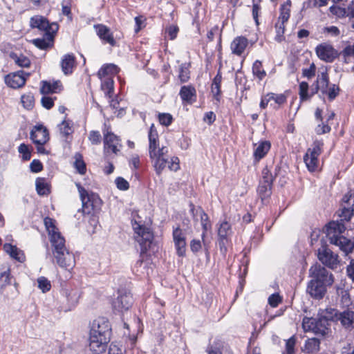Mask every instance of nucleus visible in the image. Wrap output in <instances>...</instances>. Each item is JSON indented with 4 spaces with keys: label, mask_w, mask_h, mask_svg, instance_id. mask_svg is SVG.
<instances>
[{
    "label": "nucleus",
    "mask_w": 354,
    "mask_h": 354,
    "mask_svg": "<svg viewBox=\"0 0 354 354\" xmlns=\"http://www.w3.org/2000/svg\"><path fill=\"white\" fill-rule=\"evenodd\" d=\"M148 137L149 154L156 174L160 175L167 167L171 171H178L180 169L178 158L172 156L169 158L167 147H159L158 135L153 124L150 127Z\"/></svg>",
    "instance_id": "1"
},
{
    "label": "nucleus",
    "mask_w": 354,
    "mask_h": 354,
    "mask_svg": "<svg viewBox=\"0 0 354 354\" xmlns=\"http://www.w3.org/2000/svg\"><path fill=\"white\" fill-rule=\"evenodd\" d=\"M353 209L344 207L339 214L341 218L339 221H331L326 227V236L333 245L339 247L346 255L352 252L354 249V243L342 234L346 230L343 221H348L353 215Z\"/></svg>",
    "instance_id": "2"
},
{
    "label": "nucleus",
    "mask_w": 354,
    "mask_h": 354,
    "mask_svg": "<svg viewBox=\"0 0 354 354\" xmlns=\"http://www.w3.org/2000/svg\"><path fill=\"white\" fill-rule=\"evenodd\" d=\"M111 326L106 318L98 317L93 321L89 334V348L94 354L106 351L111 339Z\"/></svg>",
    "instance_id": "3"
},
{
    "label": "nucleus",
    "mask_w": 354,
    "mask_h": 354,
    "mask_svg": "<svg viewBox=\"0 0 354 354\" xmlns=\"http://www.w3.org/2000/svg\"><path fill=\"white\" fill-rule=\"evenodd\" d=\"M309 273L313 279L308 283L306 292L315 299H322L326 292V287L334 281L333 274L319 264L311 266Z\"/></svg>",
    "instance_id": "4"
},
{
    "label": "nucleus",
    "mask_w": 354,
    "mask_h": 354,
    "mask_svg": "<svg viewBox=\"0 0 354 354\" xmlns=\"http://www.w3.org/2000/svg\"><path fill=\"white\" fill-rule=\"evenodd\" d=\"M76 186L82 203L83 212L91 214L98 212L102 204V201L99 196L94 194H89L80 183H76Z\"/></svg>",
    "instance_id": "5"
},
{
    "label": "nucleus",
    "mask_w": 354,
    "mask_h": 354,
    "mask_svg": "<svg viewBox=\"0 0 354 354\" xmlns=\"http://www.w3.org/2000/svg\"><path fill=\"white\" fill-rule=\"evenodd\" d=\"M55 221L49 217L44 218V225L48 231L49 240L53 247V254L66 249L65 239L55 225Z\"/></svg>",
    "instance_id": "6"
},
{
    "label": "nucleus",
    "mask_w": 354,
    "mask_h": 354,
    "mask_svg": "<svg viewBox=\"0 0 354 354\" xmlns=\"http://www.w3.org/2000/svg\"><path fill=\"white\" fill-rule=\"evenodd\" d=\"M324 143L322 140H315L309 147L304 156V161L308 170L310 172L315 171L319 166V156L323 151Z\"/></svg>",
    "instance_id": "7"
},
{
    "label": "nucleus",
    "mask_w": 354,
    "mask_h": 354,
    "mask_svg": "<svg viewBox=\"0 0 354 354\" xmlns=\"http://www.w3.org/2000/svg\"><path fill=\"white\" fill-rule=\"evenodd\" d=\"M104 135V154L106 157L118 156L122 149L121 141L119 138L115 135L109 127L103 130Z\"/></svg>",
    "instance_id": "8"
},
{
    "label": "nucleus",
    "mask_w": 354,
    "mask_h": 354,
    "mask_svg": "<svg viewBox=\"0 0 354 354\" xmlns=\"http://www.w3.org/2000/svg\"><path fill=\"white\" fill-rule=\"evenodd\" d=\"M132 226L135 233V239L141 247V252H147L153 239L152 232L149 228L136 221L132 223Z\"/></svg>",
    "instance_id": "9"
},
{
    "label": "nucleus",
    "mask_w": 354,
    "mask_h": 354,
    "mask_svg": "<svg viewBox=\"0 0 354 354\" xmlns=\"http://www.w3.org/2000/svg\"><path fill=\"white\" fill-rule=\"evenodd\" d=\"M317 258L323 265L333 270L337 268L340 262L338 254L326 245L317 250Z\"/></svg>",
    "instance_id": "10"
},
{
    "label": "nucleus",
    "mask_w": 354,
    "mask_h": 354,
    "mask_svg": "<svg viewBox=\"0 0 354 354\" xmlns=\"http://www.w3.org/2000/svg\"><path fill=\"white\" fill-rule=\"evenodd\" d=\"M190 212L192 214L193 218L194 220H197V216H200L201 223L203 228V232L201 234V239H203L204 248L206 251L208 250L207 244L205 239L207 232L212 228V224L209 220V217L207 214L204 212V210L200 207H195L193 204H190Z\"/></svg>",
    "instance_id": "11"
},
{
    "label": "nucleus",
    "mask_w": 354,
    "mask_h": 354,
    "mask_svg": "<svg viewBox=\"0 0 354 354\" xmlns=\"http://www.w3.org/2000/svg\"><path fill=\"white\" fill-rule=\"evenodd\" d=\"M57 264L67 270H72L75 266L74 254L67 248L53 254Z\"/></svg>",
    "instance_id": "12"
},
{
    "label": "nucleus",
    "mask_w": 354,
    "mask_h": 354,
    "mask_svg": "<svg viewBox=\"0 0 354 354\" xmlns=\"http://www.w3.org/2000/svg\"><path fill=\"white\" fill-rule=\"evenodd\" d=\"M232 234V229L230 225L223 221L220 224L218 230V245L221 253L225 255L227 251V245L230 241V237Z\"/></svg>",
    "instance_id": "13"
},
{
    "label": "nucleus",
    "mask_w": 354,
    "mask_h": 354,
    "mask_svg": "<svg viewBox=\"0 0 354 354\" xmlns=\"http://www.w3.org/2000/svg\"><path fill=\"white\" fill-rule=\"evenodd\" d=\"M118 295L113 301V308L118 312L128 310L133 304V297L126 290H119Z\"/></svg>",
    "instance_id": "14"
},
{
    "label": "nucleus",
    "mask_w": 354,
    "mask_h": 354,
    "mask_svg": "<svg viewBox=\"0 0 354 354\" xmlns=\"http://www.w3.org/2000/svg\"><path fill=\"white\" fill-rule=\"evenodd\" d=\"M172 236L177 255L181 257H184L187 246L185 232L177 227L173 230Z\"/></svg>",
    "instance_id": "15"
},
{
    "label": "nucleus",
    "mask_w": 354,
    "mask_h": 354,
    "mask_svg": "<svg viewBox=\"0 0 354 354\" xmlns=\"http://www.w3.org/2000/svg\"><path fill=\"white\" fill-rule=\"evenodd\" d=\"M315 51L317 57L326 62H333L337 55V50L330 44L326 43L318 45Z\"/></svg>",
    "instance_id": "16"
},
{
    "label": "nucleus",
    "mask_w": 354,
    "mask_h": 354,
    "mask_svg": "<svg viewBox=\"0 0 354 354\" xmlns=\"http://www.w3.org/2000/svg\"><path fill=\"white\" fill-rule=\"evenodd\" d=\"M28 75V73H25L23 71H19L16 73L7 75L5 77V82L11 88H18L25 84Z\"/></svg>",
    "instance_id": "17"
},
{
    "label": "nucleus",
    "mask_w": 354,
    "mask_h": 354,
    "mask_svg": "<svg viewBox=\"0 0 354 354\" xmlns=\"http://www.w3.org/2000/svg\"><path fill=\"white\" fill-rule=\"evenodd\" d=\"M30 138L35 144H45L49 139L47 129L41 124L35 125L30 132Z\"/></svg>",
    "instance_id": "18"
},
{
    "label": "nucleus",
    "mask_w": 354,
    "mask_h": 354,
    "mask_svg": "<svg viewBox=\"0 0 354 354\" xmlns=\"http://www.w3.org/2000/svg\"><path fill=\"white\" fill-rule=\"evenodd\" d=\"M94 28L101 40L104 43L110 44L111 46H115L116 41L109 28L103 24H97L94 26Z\"/></svg>",
    "instance_id": "19"
},
{
    "label": "nucleus",
    "mask_w": 354,
    "mask_h": 354,
    "mask_svg": "<svg viewBox=\"0 0 354 354\" xmlns=\"http://www.w3.org/2000/svg\"><path fill=\"white\" fill-rule=\"evenodd\" d=\"M66 299V307L65 310H72L78 303L80 297V291L77 288H66L64 293Z\"/></svg>",
    "instance_id": "20"
},
{
    "label": "nucleus",
    "mask_w": 354,
    "mask_h": 354,
    "mask_svg": "<svg viewBox=\"0 0 354 354\" xmlns=\"http://www.w3.org/2000/svg\"><path fill=\"white\" fill-rule=\"evenodd\" d=\"M337 322L347 330H351L354 328V312L352 310H344L339 312L337 315Z\"/></svg>",
    "instance_id": "21"
},
{
    "label": "nucleus",
    "mask_w": 354,
    "mask_h": 354,
    "mask_svg": "<svg viewBox=\"0 0 354 354\" xmlns=\"http://www.w3.org/2000/svg\"><path fill=\"white\" fill-rule=\"evenodd\" d=\"M248 44V40L244 37H236L232 41L230 48L233 54L241 55Z\"/></svg>",
    "instance_id": "22"
},
{
    "label": "nucleus",
    "mask_w": 354,
    "mask_h": 354,
    "mask_svg": "<svg viewBox=\"0 0 354 354\" xmlns=\"http://www.w3.org/2000/svg\"><path fill=\"white\" fill-rule=\"evenodd\" d=\"M329 86V77L326 68H322L319 71L316 81V89L321 90L322 93L326 92Z\"/></svg>",
    "instance_id": "23"
},
{
    "label": "nucleus",
    "mask_w": 354,
    "mask_h": 354,
    "mask_svg": "<svg viewBox=\"0 0 354 354\" xmlns=\"http://www.w3.org/2000/svg\"><path fill=\"white\" fill-rule=\"evenodd\" d=\"M270 146V142L266 140L261 141L259 144L255 145L253 153L254 160L259 162L264 158L269 151Z\"/></svg>",
    "instance_id": "24"
},
{
    "label": "nucleus",
    "mask_w": 354,
    "mask_h": 354,
    "mask_svg": "<svg viewBox=\"0 0 354 354\" xmlns=\"http://www.w3.org/2000/svg\"><path fill=\"white\" fill-rule=\"evenodd\" d=\"M75 66V57L73 54L70 53L63 56L61 60V67L65 75L71 74Z\"/></svg>",
    "instance_id": "25"
},
{
    "label": "nucleus",
    "mask_w": 354,
    "mask_h": 354,
    "mask_svg": "<svg viewBox=\"0 0 354 354\" xmlns=\"http://www.w3.org/2000/svg\"><path fill=\"white\" fill-rule=\"evenodd\" d=\"M179 95L183 102L192 104L196 100V90L192 86H183L181 87Z\"/></svg>",
    "instance_id": "26"
},
{
    "label": "nucleus",
    "mask_w": 354,
    "mask_h": 354,
    "mask_svg": "<svg viewBox=\"0 0 354 354\" xmlns=\"http://www.w3.org/2000/svg\"><path fill=\"white\" fill-rule=\"evenodd\" d=\"M119 72L118 67L113 64H106L103 65L97 73V76L100 79L107 78L118 74Z\"/></svg>",
    "instance_id": "27"
},
{
    "label": "nucleus",
    "mask_w": 354,
    "mask_h": 354,
    "mask_svg": "<svg viewBox=\"0 0 354 354\" xmlns=\"http://www.w3.org/2000/svg\"><path fill=\"white\" fill-rule=\"evenodd\" d=\"M3 249L11 258L16 259L19 262H23L25 260L24 252L17 248V246L12 245L10 243H6L3 245Z\"/></svg>",
    "instance_id": "28"
},
{
    "label": "nucleus",
    "mask_w": 354,
    "mask_h": 354,
    "mask_svg": "<svg viewBox=\"0 0 354 354\" xmlns=\"http://www.w3.org/2000/svg\"><path fill=\"white\" fill-rule=\"evenodd\" d=\"M101 80V89L104 93L106 97L111 99L114 91V82L111 77L102 78Z\"/></svg>",
    "instance_id": "29"
},
{
    "label": "nucleus",
    "mask_w": 354,
    "mask_h": 354,
    "mask_svg": "<svg viewBox=\"0 0 354 354\" xmlns=\"http://www.w3.org/2000/svg\"><path fill=\"white\" fill-rule=\"evenodd\" d=\"M60 135L66 139L73 133V122L70 120H64L58 125Z\"/></svg>",
    "instance_id": "30"
},
{
    "label": "nucleus",
    "mask_w": 354,
    "mask_h": 354,
    "mask_svg": "<svg viewBox=\"0 0 354 354\" xmlns=\"http://www.w3.org/2000/svg\"><path fill=\"white\" fill-rule=\"evenodd\" d=\"M329 323L328 322L324 319L322 316H321L320 319H316V328L315 330V334L321 335L324 336L328 334L329 330Z\"/></svg>",
    "instance_id": "31"
},
{
    "label": "nucleus",
    "mask_w": 354,
    "mask_h": 354,
    "mask_svg": "<svg viewBox=\"0 0 354 354\" xmlns=\"http://www.w3.org/2000/svg\"><path fill=\"white\" fill-rule=\"evenodd\" d=\"M290 1H287L285 3L281 5L280 8V15L277 22L285 24L290 18Z\"/></svg>",
    "instance_id": "32"
},
{
    "label": "nucleus",
    "mask_w": 354,
    "mask_h": 354,
    "mask_svg": "<svg viewBox=\"0 0 354 354\" xmlns=\"http://www.w3.org/2000/svg\"><path fill=\"white\" fill-rule=\"evenodd\" d=\"M36 190L40 196L48 195L50 193V186L45 178H38L35 182Z\"/></svg>",
    "instance_id": "33"
},
{
    "label": "nucleus",
    "mask_w": 354,
    "mask_h": 354,
    "mask_svg": "<svg viewBox=\"0 0 354 354\" xmlns=\"http://www.w3.org/2000/svg\"><path fill=\"white\" fill-rule=\"evenodd\" d=\"M252 74L253 75L259 80V81H261L266 76V72L263 68V65L261 61L256 60L252 65Z\"/></svg>",
    "instance_id": "34"
},
{
    "label": "nucleus",
    "mask_w": 354,
    "mask_h": 354,
    "mask_svg": "<svg viewBox=\"0 0 354 354\" xmlns=\"http://www.w3.org/2000/svg\"><path fill=\"white\" fill-rule=\"evenodd\" d=\"M30 26L32 28L44 30L48 26V21L43 17L35 16L30 19Z\"/></svg>",
    "instance_id": "35"
},
{
    "label": "nucleus",
    "mask_w": 354,
    "mask_h": 354,
    "mask_svg": "<svg viewBox=\"0 0 354 354\" xmlns=\"http://www.w3.org/2000/svg\"><path fill=\"white\" fill-rule=\"evenodd\" d=\"M345 63L353 64V68H354V44L348 45L344 48L341 53Z\"/></svg>",
    "instance_id": "36"
},
{
    "label": "nucleus",
    "mask_w": 354,
    "mask_h": 354,
    "mask_svg": "<svg viewBox=\"0 0 354 354\" xmlns=\"http://www.w3.org/2000/svg\"><path fill=\"white\" fill-rule=\"evenodd\" d=\"M320 342L317 338H310L306 341L304 351L308 353H315L319 350Z\"/></svg>",
    "instance_id": "37"
},
{
    "label": "nucleus",
    "mask_w": 354,
    "mask_h": 354,
    "mask_svg": "<svg viewBox=\"0 0 354 354\" xmlns=\"http://www.w3.org/2000/svg\"><path fill=\"white\" fill-rule=\"evenodd\" d=\"M271 188L272 185L260 182L257 192L262 201H263L271 195Z\"/></svg>",
    "instance_id": "38"
},
{
    "label": "nucleus",
    "mask_w": 354,
    "mask_h": 354,
    "mask_svg": "<svg viewBox=\"0 0 354 354\" xmlns=\"http://www.w3.org/2000/svg\"><path fill=\"white\" fill-rule=\"evenodd\" d=\"M302 328L305 332H313L315 333L316 319L305 317L302 321Z\"/></svg>",
    "instance_id": "39"
},
{
    "label": "nucleus",
    "mask_w": 354,
    "mask_h": 354,
    "mask_svg": "<svg viewBox=\"0 0 354 354\" xmlns=\"http://www.w3.org/2000/svg\"><path fill=\"white\" fill-rule=\"evenodd\" d=\"M223 346L220 341H214L210 343L206 348L207 354H223Z\"/></svg>",
    "instance_id": "40"
},
{
    "label": "nucleus",
    "mask_w": 354,
    "mask_h": 354,
    "mask_svg": "<svg viewBox=\"0 0 354 354\" xmlns=\"http://www.w3.org/2000/svg\"><path fill=\"white\" fill-rule=\"evenodd\" d=\"M339 312L334 308H326L324 311L322 312V316L326 319L328 322L331 320L333 322H337V315Z\"/></svg>",
    "instance_id": "41"
},
{
    "label": "nucleus",
    "mask_w": 354,
    "mask_h": 354,
    "mask_svg": "<svg viewBox=\"0 0 354 354\" xmlns=\"http://www.w3.org/2000/svg\"><path fill=\"white\" fill-rule=\"evenodd\" d=\"M221 80L222 77L219 73H217V75L214 77L213 80L212 84V93L215 97L218 96L220 95Z\"/></svg>",
    "instance_id": "42"
},
{
    "label": "nucleus",
    "mask_w": 354,
    "mask_h": 354,
    "mask_svg": "<svg viewBox=\"0 0 354 354\" xmlns=\"http://www.w3.org/2000/svg\"><path fill=\"white\" fill-rule=\"evenodd\" d=\"M23 106L26 109H31L34 106V97L30 93L24 94L21 97Z\"/></svg>",
    "instance_id": "43"
},
{
    "label": "nucleus",
    "mask_w": 354,
    "mask_h": 354,
    "mask_svg": "<svg viewBox=\"0 0 354 354\" xmlns=\"http://www.w3.org/2000/svg\"><path fill=\"white\" fill-rule=\"evenodd\" d=\"M75 161L74 162V166L75 169L80 174H84L86 172V165L82 160L81 154L78 153H76L75 155Z\"/></svg>",
    "instance_id": "44"
},
{
    "label": "nucleus",
    "mask_w": 354,
    "mask_h": 354,
    "mask_svg": "<svg viewBox=\"0 0 354 354\" xmlns=\"http://www.w3.org/2000/svg\"><path fill=\"white\" fill-rule=\"evenodd\" d=\"M18 151L21 155V158L24 160H29L31 158V152L29 147L22 143L18 147Z\"/></svg>",
    "instance_id": "45"
},
{
    "label": "nucleus",
    "mask_w": 354,
    "mask_h": 354,
    "mask_svg": "<svg viewBox=\"0 0 354 354\" xmlns=\"http://www.w3.org/2000/svg\"><path fill=\"white\" fill-rule=\"evenodd\" d=\"M178 77L181 82H186L189 80V71L188 66L185 64L180 65Z\"/></svg>",
    "instance_id": "46"
},
{
    "label": "nucleus",
    "mask_w": 354,
    "mask_h": 354,
    "mask_svg": "<svg viewBox=\"0 0 354 354\" xmlns=\"http://www.w3.org/2000/svg\"><path fill=\"white\" fill-rule=\"evenodd\" d=\"M276 36L274 39L277 42H281L283 39V34L285 31V24L277 22L275 25Z\"/></svg>",
    "instance_id": "47"
},
{
    "label": "nucleus",
    "mask_w": 354,
    "mask_h": 354,
    "mask_svg": "<svg viewBox=\"0 0 354 354\" xmlns=\"http://www.w3.org/2000/svg\"><path fill=\"white\" fill-rule=\"evenodd\" d=\"M38 287L43 292L49 291L51 288V284L49 280L44 277H41L37 279Z\"/></svg>",
    "instance_id": "48"
},
{
    "label": "nucleus",
    "mask_w": 354,
    "mask_h": 354,
    "mask_svg": "<svg viewBox=\"0 0 354 354\" xmlns=\"http://www.w3.org/2000/svg\"><path fill=\"white\" fill-rule=\"evenodd\" d=\"M308 84L306 82H301L299 84V97L301 100H306L309 98L308 93Z\"/></svg>",
    "instance_id": "49"
},
{
    "label": "nucleus",
    "mask_w": 354,
    "mask_h": 354,
    "mask_svg": "<svg viewBox=\"0 0 354 354\" xmlns=\"http://www.w3.org/2000/svg\"><path fill=\"white\" fill-rule=\"evenodd\" d=\"M13 58L15 63L20 67H28L30 64V59L23 55H20L19 56L15 55Z\"/></svg>",
    "instance_id": "50"
},
{
    "label": "nucleus",
    "mask_w": 354,
    "mask_h": 354,
    "mask_svg": "<svg viewBox=\"0 0 354 354\" xmlns=\"http://www.w3.org/2000/svg\"><path fill=\"white\" fill-rule=\"evenodd\" d=\"M158 120L162 125L165 127H168L170 125L173 121V117L169 113H159L158 114Z\"/></svg>",
    "instance_id": "51"
},
{
    "label": "nucleus",
    "mask_w": 354,
    "mask_h": 354,
    "mask_svg": "<svg viewBox=\"0 0 354 354\" xmlns=\"http://www.w3.org/2000/svg\"><path fill=\"white\" fill-rule=\"evenodd\" d=\"M40 91L42 94H48L50 93H56L57 91V88L54 87V85H52L50 82H42Z\"/></svg>",
    "instance_id": "52"
},
{
    "label": "nucleus",
    "mask_w": 354,
    "mask_h": 354,
    "mask_svg": "<svg viewBox=\"0 0 354 354\" xmlns=\"http://www.w3.org/2000/svg\"><path fill=\"white\" fill-rule=\"evenodd\" d=\"M296 340L294 336L290 337L286 342V351L282 354H294Z\"/></svg>",
    "instance_id": "53"
},
{
    "label": "nucleus",
    "mask_w": 354,
    "mask_h": 354,
    "mask_svg": "<svg viewBox=\"0 0 354 354\" xmlns=\"http://www.w3.org/2000/svg\"><path fill=\"white\" fill-rule=\"evenodd\" d=\"M11 282L10 270H6L0 273V286L4 287Z\"/></svg>",
    "instance_id": "54"
},
{
    "label": "nucleus",
    "mask_w": 354,
    "mask_h": 354,
    "mask_svg": "<svg viewBox=\"0 0 354 354\" xmlns=\"http://www.w3.org/2000/svg\"><path fill=\"white\" fill-rule=\"evenodd\" d=\"M269 95L270 96V100L274 101L278 105H281L286 102L287 97L283 93L275 94L273 93H269Z\"/></svg>",
    "instance_id": "55"
},
{
    "label": "nucleus",
    "mask_w": 354,
    "mask_h": 354,
    "mask_svg": "<svg viewBox=\"0 0 354 354\" xmlns=\"http://www.w3.org/2000/svg\"><path fill=\"white\" fill-rule=\"evenodd\" d=\"M178 32V28L175 25H170L166 28L165 33L166 37H168L170 39H174L177 37Z\"/></svg>",
    "instance_id": "56"
},
{
    "label": "nucleus",
    "mask_w": 354,
    "mask_h": 354,
    "mask_svg": "<svg viewBox=\"0 0 354 354\" xmlns=\"http://www.w3.org/2000/svg\"><path fill=\"white\" fill-rule=\"evenodd\" d=\"M339 87L335 84H332L330 86H328L327 88V91L324 93H326L330 100H334L337 95L339 94Z\"/></svg>",
    "instance_id": "57"
},
{
    "label": "nucleus",
    "mask_w": 354,
    "mask_h": 354,
    "mask_svg": "<svg viewBox=\"0 0 354 354\" xmlns=\"http://www.w3.org/2000/svg\"><path fill=\"white\" fill-rule=\"evenodd\" d=\"M203 245L204 246L203 241H201L199 239H194L190 241V249L194 253L199 252Z\"/></svg>",
    "instance_id": "58"
},
{
    "label": "nucleus",
    "mask_w": 354,
    "mask_h": 354,
    "mask_svg": "<svg viewBox=\"0 0 354 354\" xmlns=\"http://www.w3.org/2000/svg\"><path fill=\"white\" fill-rule=\"evenodd\" d=\"M115 183L116 187L120 190L126 191L129 187V184L128 181L122 177L116 178V179L115 180Z\"/></svg>",
    "instance_id": "59"
},
{
    "label": "nucleus",
    "mask_w": 354,
    "mask_h": 354,
    "mask_svg": "<svg viewBox=\"0 0 354 354\" xmlns=\"http://www.w3.org/2000/svg\"><path fill=\"white\" fill-rule=\"evenodd\" d=\"M32 43L37 48L44 50L50 46V41H46L44 39H35L32 40Z\"/></svg>",
    "instance_id": "60"
},
{
    "label": "nucleus",
    "mask_w": 354,
    "mask_h": 354,
    "mask_svg": "<svg viewBox=\"0 0 354 354\" xmlns=\"http://www.w3.org/2000/svg\"><path fill=\"white\" fill-rule=\"evenodd\" d=\"M272 181L273 177L272 174L267 168L263 169L262 171V180L260 182L272 185Z\"/></svg>",
    "instance_id": "61"
},
{
    "label": "nucleus",
    "mask_w": 354,
    "mask_h": 354,
    "mask_svg": "<svg viewBox=\"0 0 354 354\" xmlns=\"http://www.w3.org/2000/svg\"><path fill=\"white\" fill-rule=\"evenodd\" d=\"M282 299L279 294H272L268 297V304L272 308H276L281 302Z\"/></svg>",
    "instance_id": "62"
},
{
    "label": "nucleus",
    "mask_w": 354,
    "mask_h": 354,
    "mask_svg": "<svg viewBox=\"0 0 354 354\" xmlns=\"http://www.w3.org/2000/svg\"><path fill=\"white\" fill-rule=\"evenodd\" d=\"M322 32L324 34H326L330 36L336 37L339 35L340 31L337 27L331 26L324 28Z\"/></svg>",
    "instance_id": "63"
},
{
    "label": "nucleus",
    "mask_w": 354,
    "mask_h": 354,
    "mask_svg": "<svg viewBox=\"0 0 354 354\" xmlns=\"http://www.w3.org/2000/svg\"><path fill=\"white\" fill-rule=\"evenodd\" d=\"M129 164L132 169H138L140 165V160L138 155H132L129 160Z\"/></svg>",
    "instance_id": "64"
}]
</instances>
